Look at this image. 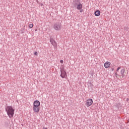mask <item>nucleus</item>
Here are the masks:
<instances>
[{
    "label": "nucleus",
    "instance_id": "f3484780",
    "mask_svg": "<svg viewBox=\"0 0 129 129\" xmlns=\"http://www.w3.org/2000/svg\"><path fill=\"white\" fill-rule=\"evenodd\" d=\"M115 76H116V77H117V76H118V75H117V73H115Z\"/></svg>",
    "mask_w": 129,
    "mask_h": 129
},
{
    "label": "nucleus",
    "instance_id": "1a4fd4ad",
    "mask_svg": "<svg viewBox=\"0 0 129 129\" xmlns=\"http://www.w3.org/2000/svg\"><path fill=\"white\" fill-rule=\"evenodd\" d=\"M94 15L96 17H99L100 16V11L99 10H97L95 13Z\"/></svg>",
    "mask_w": 129,
    "mask_h": 129
},
{
    "label": "nucleus",
    "instance_id": "dca6fc26",
    "mask_svg": "<svg viewBox=\"0 0 129 129\" xmlns=\"http://www.w3.org/2000/svg\"><path fill=\"white\" fill-rule=\"evenodd\" d=\"M90 74H91V76H93V72H90Z\"/></svg>",
    "mask_w": 129,
    "mask_h": 129
},
{
    "label": "nucleus",
    "instance_id": "0eeeda50",
    "mask_svg": "<svg viewBox=\"0 0 129 129\" xmlns=\"http://www.w3.org/2000/svg\"><path fill=\"white\" fill-rule=\"evenodd\" d=\"M50 42L52 46L54 47V48H56V47H57V43H56V41H55V40L53 38L50 39Z\"/></svg>",
    "mask_w": 129,
    "mask_h": 129
},
{
    "label": "nucleus",
    "instance_id": "39448f33",
    "mask_svg": "<svg viewBox=\"0 0 129 129\" xmlns=\"http://www.w3.org/2000/svg\"><path fill=\"white\" fill-rule=\"evenodd\" d=\"M60 76L61 78H66V77H67V73H66V71H65V69H64V68L60 69Z\"/></svg>",
    "mask_w": 129,
    "mask_h": 129
},
{
    "label": "nucleus",
    "instance_id": "4468645a",
    "mask_svg": "<svg viewBox=\"0 0 129 129\" xmlns=\"http://www.w3.org/2000/svg\"><path fill=\"white\" fill-rule=\"evenodd\" d=\"M60 62L61 64H63V63H64V61H63V60H60Z\"/></svg>",
    "mask_w": 129,
    "mask_h": 129
},
{
    "label": "nucleus",
    "instance_id": "423d86ee",
    "mask_svg": "<svg viewBox=\"0 0 129 129\" xmlns=\"http://www.w3.org/2000/svg\"><path fill=\"white\" fill-rule=\"evenodd\" d=\"M92 103H93V100L92 99H89L86 102V105L87 107H89V106H91V105H92Z\"/></svg>",
    "mask_w": 129,
    "mask_h": 129
},
{
    "label": "nucleus",
    "instance_id": "f8f14e48",
    "mask_svg": "<svg viewBox=\"0 0 129 129\" xmlns=\"http://www.w3.org/2000/svg\"><path fill=\"white\" fill-rule=\"evenodd\" d=\"M34 54L35 55V56H38V52H37V51H35V52L34 53Z\"/></svg>",
    "mask_w": 129,
    "mask_h": 129
},
{
    "label": "nucleus",
    "instance_id": "6ab92c4d",
    "mask_svg": "<svg viewBox=\"0 0 129 129\" xmlns=\"http://www.w3.org/2000/svg\"><path fill=\"white\" fill-rule=\"evenodd\" d=\"M43 129H48L47 127H43Z\"/></svg>",
    "mask_w": 129,
    "mask_h": 129
},
{
    "label": "nucleus",
    "instance_id": "f257e3e1",
    "mask_svg": "<svg viewBox=\"0 0 129 129\" xmlns=\"http://www.w3.org/2000/svg\"><path fill=\"white\" fill-rule=\"evenodd\" d=\"M5 109L9 118L14 117V114H15V109H14L12 106H7L6 107Z\"/></svg>",
    "mask_w": 129,
    "mask_h": 129
},
{
    "label": "nucleus",
    "instance_id": "ddd939ff",
    "mask_svg": "<svg viewBox=\"0 0 129 129\" xmlns=\"http://www.w3.org/2000/svg\"><path fill=\"white\" fill-rule=\"evenodd\" d=\"M119 69H120V67H119L117 68V70H116V71H117V72H118V70H119Z\"/></svg>",
    "mask_w": 129,
    "mask_h": 129
},
{
    "label": "nucleus",
    "instance_id": "f03ea898",
    "mask_svg": "<svg viewBox=\"0 0 129 129\" xmlns=\"http://www.w3.org/2000/svg\"><path fill=\"white\" fill-rule=\"evenodd\" d=\"M40 101L38 100L34 101L33 107V110L34 111V112L38 113L39 111H40V109L41 108V107H40Z\"/></svg>",
    "mask_w": 129,
    "mask_h": 129
},
{
    "label": "nucleus",
    "instance_id": "9b49d317",
    "mask_svg": "<svg viewBox=\"0 0 129 129\" xmlns=\"http://www.w3.org/2000/svg\"><path fill=\"white\" fill-rule=\"evenodd\" d=\"M33 24H29V28L30 29H32V28H33Z\"/></svg>",
    "mask_w": 129,
    "mask_h": 129
},
{
    "label": "nucleus",
    "instance_id": "9d476101",
    "mask_svg": "<svg viewBox=\"0 0 129 129\" xmlns=\"http://www.w3.org/2000/svg\"><path fill=\"white\" fill-rule=\"evenodd\" d=\"M124 72H125V70H124V69H122L121 70L120 74L122 77H124Z\"/></svg>",
    "mask_w": 129,
    "mask_h": 129
},
{
    "label": "nucleus",
    "instance_id": "20e7f679",
    "mask_svg": "<svg viewBox=\"0 0 129 129\" xmlns=\"http://www.w3.org/2000/svg\"><path fill=\"white\" fill-rule=\"evenodd\" d=\"M53 29L55 31H60L62 29V25L60 22H56L53 25Z\"/></svg>",
    "mask_w": 129,
    "mask_h": 129
},
{
    "label": "nucleus",
    "instance_id": "2eb2a0df",
    "mask_svg": "<svg viewBox=\"0 0 129 129\" xmlns=\"http://www.w3.org/2000/svg\"><path fill=\"white\" fill-rule=\"evenodd\" d=\"M80 11V13H82L83 12V10L82 9L81 10H79Z\"/></svg>",
    "mask_w": 129,
    "mask_h": 129
},
{
    "label": "nucleus",
    "instance_id": "6e6552de",
    "mask_svg": "<svg viewBox=\"0 0 129 129\" xmlns=\"http://www.w3.org/2000/svg\"><path fill=\"white\" fill-rule=\"evenodd\" d=\"M110 62L109 61H106V62L104 63V66L105 68H109V66H110Z\"/></svg>",
    "mask_w": 129,
    "mask_h": 129
},
{
    "label": "nucleus",
    "instance_id": "a211bd4d",
    "mask_svg": "<svg viewBox=\"0 0 129 129\" xmlns=\"http://www.w3.org/2000/svg\"><path fill=\"white\" fill-rule=\"evenodd\" d=\"M128 100H129V99H128V98H127L126 101L127 102V101H128Z\"/></svg>",
    "mask_w": 129,
    "mask_h": 129
},
{
    "label": "nucleus",
    "instance_id": "aec40b11",
    "mask_svg": "<svg viewBox=\"0 0 129 129\" xmlns=\"http://www.w3.org/2000/svg\"><path fill=\"white\" fill-rule=\"evenodd\" d=\"M41 6H43V4H41Z\"/></svg>",
    "mask_w": 129,
    "mask_h": 129
},
{
    "label": "nucleus",
    "instance_id": "7ed1b4c3",
    "mask_svg": "<svg viewBox=\"0 0 129 129\" xmlns=\"http://www.w3.org/2000/svg\"><path fill=\"white\" fill-rule=\"evenodd\" d=\"M74 6L75 8H77V10H82L83 8V5L80 3V0H76Z\"/></svg>",
    "mask_w": 129,
    "mask_h": 129
}]
</instances>
